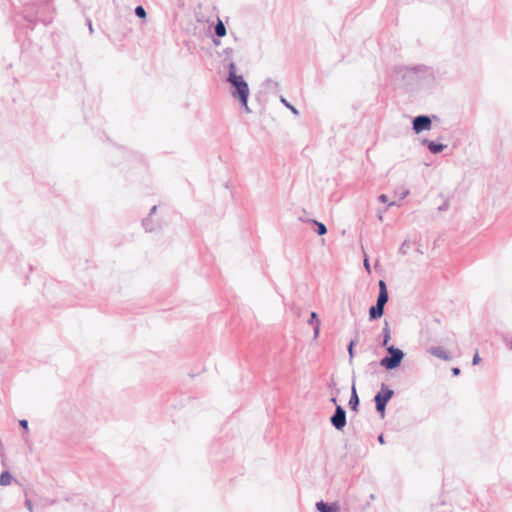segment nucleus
Returning <instances> with one entry per match:
<instances>
[{
  "instance_id": "1",
  "label": "nucleus",
  "mask_w": 512,
  "mask_h": 512,
  "mask_svg": "<svg viewBox=\"0 0 512 512\" xmlns=\"http://www.w3.org/2000/svg\"><path fill=\"white\" fill-rule=\"evenodd\" d=\"M229 80L235 87L233 95L239 98L245 110L248 111L247 97L249 94V88L247 83L243 80L242 76H237L233 72H230Z\"/></svg>"
},
{
  "instance_id": "2",
  "label": "nucleus",
  "mask_w": 512,
  "mask_h": 512,
  "mask_svg": "<svg viewBox=\"0 0 512 512\" xmlns=\"http://www.w3.org/2000/svg\"><path fill=\"white\" fill-rule=\"evenodd\" d=\"M394 392L387 386L382 385L381 390L375 396L376 409L383 418L385 415V407L387 402L392 398Z\"/></svg>"
},
{
  "instance_id": "3",
  "label": "nucleus",
  "mask_w": 512,
  "mask_h": 512,
  "mask_svg": "<svg viewBox=\"0 0 512 512\" xmlns=\"http://www.w3.org/2000/svg\"><path fill=\"white\" fill-rule=\"evenodd\" d=\"M388 351L391 354V357L383 358L380 364L386 369H394L400 365L404 354L400 349L394 348L393 346L389 347Z\"/></svg>"
},
{
  "instance_id": "4",
  "label": "nucleus",
  "mask_w": 512,
  "mask_h": 512,
  "mask_svg": "<svg viewBox=\"0 0 512 512\" xmlns=\"http://www.w3.org/2000/svg\"><path fill=\"white\" fill-rule=\"evenodd\" d=\"M413 129L416 133L431 129V120L427 116H418L413 121Z\"/></svg>"
},
{
  "instance_id": "5",
  "label": "nucleus",
  "mask_w": 512,
  "mask_h": 512,
  "mask_svg": "<svg viewBox=\"0 0 512 512\" xmlns=\"http://www.w3.org/2000/svg\"><path fill=\"white\" fill-rule=\"evenodd\" d=\"M331 422L338 430L342 429L346 424V414L341 406H337L336 412L331 418Z\"/></svg>"
},
{
  "instance_id": "6",
  "label": "nucleus",
  "mask_w": 512,
  "mask_h": 512,
  "mask_svg": "<svg viewBox=\"0 0 512 512\" xmlns=\"http://www.w3.org/2000/svg\"><path fill=\"white\" fill-rule=\"evenodd\" d=\"M387 303V300H384L382 297H378L377 304L370 308L369 314L371 319L380 318L384 312V305Z\"/></svg>"
},
{
  "instance_id": "7",
  "label": "nucleus",
  "mask_w": 512,
  "mask_h": 512,
  "mask_svg": "<svg viewBox=\"0 0 512 512\" xmlns=\"http://www.w3.org/2000/svg\"><path fill=\"white\" fill-rule=\"evenodd\" d=\"M432 355L440 358V359H443V360H449L450 359V356L448 354V352L446 350H444L443 348L441 347H434V348H431L430 351H429Z\"/></svg>"
},
{
  "instance_id": "8",
  "label": "nucleus",
  "mask_w": 512,
  "mask_h": 512,
  "mask_svg": "<svg viewBox=\"0 0 512 512\" xmlns=\"http://www.w3.org/2000/svg\"><path fill=\"white\" fill-rule=\"evenodd\" d=\"M316 506L320 512H337L339 509L338 505L336 503H334L332 505H327L322 501L318 502Z\"/></svg>"
},
{
  "instance_id": "9",
  "label": "nucleus",
  "mask_w": 512,
  "mask_h": 512,
  "mask_svg": "<svg viewBox=\"0 0 512 512\" xmlns=\"http://www.w3.org/2000/svg\"><path fill=\"white\" fill-rule=\"evenodd\" d=\"M310 324H314V334L315 337H317L320 330V320L315 312L311 313Z\"/></svg>"
},
{
  "instance_id": "10",
  "label": "nucleus",
  "mask_w": 512,
  "mask_h": 512,
  "mask_svg": "<svg viewBox=\"0 0 512 512\" xmlns=\"http://www.w3.org/2000/svg\"><path fill=\"white\" fill-rule=\"evenodd\" d=\"M11 482H12V476L10 475V473L8 471L2 472V474L0 475V484L2 486H7V485H10Z\"/></svg>"
},
{
  "instance_id": "11",
  "label": "nucleus",
  "mask_w": 512,
  "mask_h": 512,
  "mask_svg": "<svg viewBox=\"0 0 512 512\" xmlns=\"http://www.w3.org/2000/svg\"><path fill=\"white\" fill-rule=\"evenodd\" d=\"M428 148L432 153H439L444 149L443 144H438L435 142H427Z\"/></svg>"
},
{
  "instance_id": "12",
  "label": "nucleus",
  "mask_w": 512,
  "mask_h": 512,
  "mask_svg": "<svg viewBox=\"0 0 512 512\" xmlns=\"http://www.w3.org/2000/svg\"><path fill=\"white\" fill-rule=\"evenodd\" d=\"M358 403H359V398L357 396L355 387H353L352 388V396L350 398L349 404L353 410H356Z\"/></svg>"
},
{
  "instance_id": "13",
  "label": "nucleus",
  "mask_w": 512,
  "mask_h": 512,
  "mask_svg": "<svg viewBox=\"0 0 512 512\" xmlns=\"http://www.w3.org/2000/svg\"><path fill=\"white\" fill-rule=\"evenodd\" d=\"M379 289H380V291H379L378 297H382V298H384V300L388 301L387 288H386V284L383 280L379 281Z\"/></svg>"
},
{
  "instance_id": "14",
  "label": "nucleus",
  "mask_w": 512,
  "mask_h": 512,
  "mask_svg": "<svg viewBox=\"0 0 512 512\" xmlns=\"http://www.w3.org/2000/svg\"><path fill=\"white\" fill-rule=\"evenodd\" d=\"M215 33L219 37H223L226 35V29L222 21H218V23L216 24Z\"/></svg>"
},
{
  "instance_id": "15",
  "label": "nucleus",
  "mask_w": 512,
  "mask_h": 512,
  "mask_svg": "<svg viewBox=\"0 0 512 512\" xmlns=\"http://www.w3.org/2000/svg\"><path fill=\"white\" fill-rule=\"evenodd\" d=\"M135 13L140 18L144 19L146 17V11L142 6H137L135 9Z\"/></svg>"
},
{
  "instance_id": "16",
  "label": "nucleus",
  "mask_w": 512,
  "mask_h": 512,
  "mask_svg": "<svg viewBox=\"0 0 512 512\" xmlns=\"http://www.w3.org/2000/svg\"><path fill=\"white\" fill-rule=\"evenodd\" d=\"M316 224H317V233L319 235H324L327 232L325 225L323 223H318V222H316Z\"/></svg>"
},
{
  "instance_id": "17",
  "label": "nucleus",
  "mask_w": 512,
  "mask_h": 512,
  "mask_svg": "<svg viewBox=\"0 0 512 512\" xmlns=\"http://www.w3.org/2000/svg\"><path fill=\"white\" fill-rule=\"evenodd\" d=\"M480 361H481V358L479 356L478 351H476V353H475V355L473 357L472 363H473V365H478L480 363Z\"/></svg>"
},
{
  "instance_id": "18",
  "label": "nucleus",
  "mask_w": 512,
  "mask_h": 512,
  "mask_svg": "<svg viewBox=\"0 0 512 512\" xmlns=\"http://www.w3.org/2000/svg\"><path fill=\"white\" fill-rule=\"evenodd\" d=\"M354 344H355L354 341H351L350 344H349V347H348L350 359L353 358V347H354Z\"/></svg>"
},
{
  "instance_id": "19",
  "label": "nucleus",
  "mask_w": 512,
  "mask_h": 512,
  "mask_svg": "<svg viewBox=\"0 0 512 512\" xmlns=\"http://www.w3.org/2000/svg\"><path fill=\"white\" fill-rule=\"evenodd\" d=\"M19 423H20V425H21L25 430H27V429H28V422H27V420H21Z\"/></svg>"
},
{
  "instance_id": "20",
  "label": "nucleus",
  "mask_w": 512,
  "mask_h": 512,
  "mask_svg": "<svg viewBox=\"0 0 512 512\" xmlns=\"http://www.w3.org/2000/svg\"><path fill=\"white\" fill-rule=\"evenodd\" d=\"M364 266H365L366 270H367L368 272H370V265H369L368 259H365V260H364Z\"/></svg>"
},
{
  "instance_id": "21",
  "label": "nucleus",
  "mask_w": 512,
  "mask_h": 512,
  "mask_svg": "<svg viewBox=\"0 0 512 512\" xmlns=\"http://www.w3.org/2000/svg\"><path fill=\"white\" fill-rule=\"evenodd\" d=\"M452 373H453V375L457 376L460 374V369L455 367L452 369Z\"/></svg>"
},
{
  "instance_id": "22",
  "label": "nucleus",
  "mask_w": 512,
  "mask_h": 512,
  "mask_svg": "<svg viewBox=\"0 0 512 512\" xmlns=\"http://www.w3.org/2000/svg\"><path fill=\"white\" fill-rule=\"evenodd\" d=\"M379 200H380L381 202H384V203H385V202H387V196L383 194V195H381V196L379 197Z\"/></svg>"
},
{
  "instance_id": "23",
  "label": "nucleus",
  "mask_w": 512,
  "mask_h": 512,
  "mask_svg": "<svg viewBox=\"0 0 512 512\" xmlns=\"http://www.w3.org/2000/svg\"><path fill=\"white\" fill-rule=\"evenodd\" d=\"M378 440H379V442H380L381 444H383V443H384L383 435H380V436L378 437Z\"/></svg>"
},
{
  "instance_id": "24",
  "label": "nucleus",
  "mask_w": 512,
  "mask_h": 512,
  "mask_svg": "<svg viewBox=\"0 0 512 512\" xmlns=\"http://www.w3.org/2000/svg\"><path fill=\"white\" fill-rule=\"evenodd\" d=\"M388 339H389V335H386V337L384 339V342H383V345H387Z\"/></svg>"
}]
</instances>
